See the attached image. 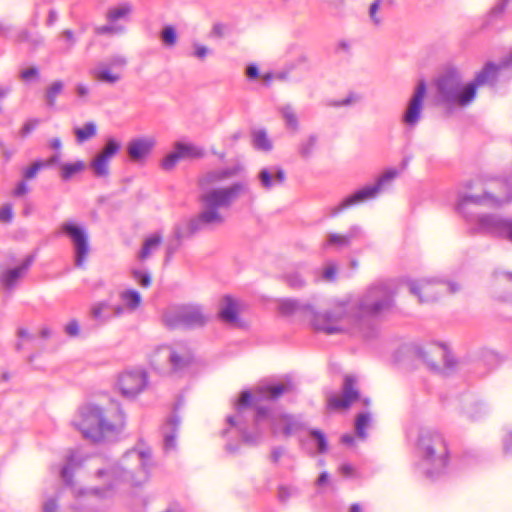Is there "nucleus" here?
Returning a JSON list of instances; mask_svg holds the SVG:
<instances>
[{
    "label": "nucleus",
    "instance_id": "obj_1",
    "mask_svg": "<svg viewBox=\"0 0 512 512\" xmlns=\"http://www.w3.org/2000/svg\"><path fill=\"white\" fill-rule=\"evenodd\" d=\"M234 170L212 171L199 179V185L203 191V205L226 207L229 206L242 191L240 183H230Z\"/></svg>",
    "mask_w": 512,
    "mask_h": 512
},
{
    "label": "nucleus",
    "instance_id": "obj_2",
    "mask_svg": "<svg viewBox=\"0 0 512 512\" xmlns=\"http://www.w3.org/2000/svg\"><path fill=\"white\" fill-rule=\"evenodd\" d=\"M74 425L82 432L84 437L100 440L106 433L114 429V425L105 411L93 404L82 407Z\"/></svg>",
    "mask_w": 512,
    "mask_h": 512
},
{
    "label": "nucleus",
    "instance_id": "obj_3",
    "mask_svg": "<svg viewBox=\"0 0 512 512\" xmlns=\"http://www.w3.org/2000/svg\"><path fill=\"white\" fill-rule=\"evenodd\" d=\"M394 290L388 284L371 287L362 297L359 307L366 316H378L393 307Z\"/></svg>",
    "mask_w": 512,
    "mask_h": 512
},
{
    "label": "nucleus",
    "instance_id": "obj_4",
    "mask_svg": "<svg viewBox=\"0 0 512 512\" xmlns=\"http://www.w3.org/2000/svg\"><path fill=\"white\" fill-rule=\"evenodd\" d=\"M410 290L418 298L419 302L433 303L447 293L455 294L459 292L461 287L457 283L423 278L412 282Z\"/></svg>",
    "mask_w": 512,
    "mask_h": 512
},
{
    "label": "nucleus",
    "instance_id": "obj_5",
    "mask_svg": "<svg viewBox=\"0 0 512 512\" xmlns=\"http://www.w3.org/2000/svg\"><path fill=\"white\" fill-rule=\"evenodd\" d=\"M208 317L201 306L186 304L169 309L164 315V322L169 328L179 326L197 327L206 323Z\"/></svg>",
    "mask_w": 512,
    "mask_h": 512
},
{
    "label": "nucleus",
    "instance_id": "obj_6",
    "mask_svg": "<svg viewBox=\"0 0 512 512\" xmlns=\"http://www.w3.org/2000/svg\"><path fill=\"white\" fill-rule=\"evenodd\" d=\"M418 449L422 457L430 462L444 465L448 451L442 436L436 431L423 430L418 438Z\"/></svg>",
    "mask_w": 512,
    "mask_h": 512
},
{
    "label": "nucleus",
    "instance_id": "obj_7",
    "mask_svg": "<svg viewBox=\"0 0 512 512\" xmlns=\"http://www.w3.org/2000/svg\"><path fill=\"white\" fill-rule=\"evenodd\" d=\"M303 311L308 316L313 327L326 334H335L343 332L344 329L339 325L340 319L344 315V309L339 307L331 313H320L314 305L307 304L303 306Z\"/></svg>",
    "mask_w": 512,
    "mask_h": 512
},
{
    "label": "nucleus",
    "instance_id": "obj_8",
    "mask_svg": "<svg viewBox=\"0 0 512 512\" xmlns=\"http://www.w3.org/2000/svg\"><path fill=\"white\" fill-rule=\"evenodd\" d=\"M62 230L72 240L75 253V265L79 268H84L91 251L89 238L86 231L74 223L63 224Z\"/></svg>",
    "mask_w": 512,
    "mask_h": 512
},
{
    "label": "nucleus",
    "instance_id": "obj_9",
    "mask_svg": "<svg viewBox=\"0 0 512 512\" xmlns=\"http://www.w3.org/2000/svg\"><path fill=\"white\" fill-rule=\"evenodd\" d=\"M162 359L168 360L174 371H180L188 367L193 362L194 357L190 350L184 347L178 349L160 347L152 354L151 362L156 367H160Z\"/></svg>",
    "mask_w": 512,
    "mask_h": 512
},
{
    "label": "nucleus",
    "instance_id": "obj_10",
    "mask_svg": "<svg viewBox=\"0 0 512 512\" xmlns=\"http://www.w3.org/2000/svg\"><path fill=\"white\" fill-rule=\"evenodd\" d=\"M343 395H331L327 399V409L330 411H346L351 405L360 399L357 389V379L353 375H345L343 381Z\"/></svg>",
    "mask_w": 512,
    "mask_h": 512
},
{
    "label": "nucleus",
    "instance_id": "obj_11",
    "mask_svg": "<svg viewBox=\"0 0 512 512\" xmlns=\"http://www.w3.org/2000/svg\"><path fill=\"white\" fill-rule=\"evenodd\" d=\"M498 70V67L492 63H488L477 74L474 82L468 84L457 96V102L461 106L468 105L476 95L477 87L484 85L491 78H493Z\"/></svg>",
    "mask_w": 512,
    "mask_h": 512
},
{
    "label": "nucleus",
    "instance_id": "obj_12",
    "mask_svg": "<svg viewBox=\"0 0 512 512\" xmlns=\"http://www.w3.org/2000/svg\"><path fill=\"white\" fill-rule=\"evenodd\" d=\"M147 384V376L142 370H128L119 376L118 386L125 396H135L142 392Z\"/></svg>",
    "mask_w": 512,
    "mask_h": 512
},
{
    "label": "nucleus",
    "instance_id": "obj_13",
    "mask_svg": "<svg viewBox=\"0 0 512 512\" xmlns=\"http://www.w3.org/2000/svg\"><path fill=\"white\" fill-rule=\"evenodd\" d=\"M120 145L114 139L107 141L103 150L91 162V167L98 177H106L109 175L110 160L119 151Z\"/></svg>",
    "mask_w": 512,
    "mask_h": 512
},
{
    "label": "nucleus",
    "instance_id": "obj_14",
    "mask_svg": "<svg viewBox=\"0 0 512 512\" xmlns=\"http://www.w3.org/2000/svg\"><path fill=\"white\" fill-rule=\"evenodd\" d=\"M398 175L397 170L391 169L386 171L378 180L377 184L372 187H367L362 190L357 191L353 195L349 196L347 199L344 200L343 206L347 207L352 204L364 201L366 199L373 198L382 188V186L394 178H396Z\"/></svg>",
    "mask_w": 512,
    "mask_h": 512
},
{
    "label": "nucleus",
    "instance_id": "obj_15",
    "mask_svg": "<svg viewBox=\"0 0 512 512\" xmlns=\"http://www.w3.org/2000/svg\"><path fill=\"white\" fill-rule=\"evenodd\" d=\"M241 309L240 302L231 295H225L219 302V317L234 326H241L242 322L239 318V311Z\"/></svg>",
    "mask_w": 512,
    "mask_h": 512
},
{
    "label": "nucleus",
    "instance_id": "obj_16",
    "mask_svg": "<svg viewBox=\"0 0 512 512\" xmlns=\"http://www.w3.org/2000/svg\"><path fill=\"white\" fill-rule=\"evenodd\" d=\"M426 95V85L423 81L419 82L408 108L404 114V122L408 125H415L419 119L424 97Z\"/></svg>",
    "mask_w": 512,
    "mask_h": 512
},
{
    "label": "nucleus",
    "instance_id": "obj_17",
    "mask_svg": "<svg viewBox=\"0 0 512 512\" xmlns=\"http://www.w3.org/2000/svg\"><path fill=\"white\" fill-rule=\"evenodd\" d=\"M220 207L203 205L202 212L198 217L191 221V230L194 231L202 225H217L224 221V217L219 211Z\"/></svg>",
    "mask_w": 512,
    "mask_h": 512
},
{
    "label": "nucleus",
    "instance_id": "obj_18",
    "mask_svg": "<svg viewBox=\"0 0 512 512\" xmlns=\"http://www.w3.org/2000/svg\"><path fill=\"white\" fill-rule=\"evenodd\" d=\"M154 144L152 138L134 139L127 146L128 155L133 161H141L150 153Z\"/></svg>",
    "mask_w": 512,
    "mask_h": 512
},
{
    "label": "nucleus",
    "instance_id": "obj_19",
    "mask_svg": "<svg viewBox=\"0 0 512 512\" xmlns=\"http://www.w3.org/2000/svg\"><path fill=\"white\" fill-rule=\"evenodd\" d=\"M163 243V237L160 234H153L147 237L138 254L140 261L147 260L155 251H157Z\"/></svg>",
    "mask_w": 512,
    "mask_h": 512
},
{
    "label": "nucleus",
    "instance_id": "obj_20",
    "mask_svg": "<svg viewBox=\"0 0 512 512\" xmlns=\"http://www.w3.org/2000/svg\"><path fill=\"white\" fill-rule=\"evenodd\" d=\"M91 74L96 81L108 84H114L121 79V73L113 71L111 67L106 65H100L92 70Z\"/></svg>",
    "mask_w": 512,
    "mask_h": 512
},
{
    "label": "nucleus",
    "instance_id": "obj_21",
    "mask_svg": "<svg viewBox=\"0 0 512 512\" xmlns=\"http://www.w3.org/2000/svg\"><path fill=\"white\" fill-rule=\"evenodd\" d=\"M85 168L86 164L82 160L72 163H61L59 165V175L62 180L68 181L75 175L83 172Z\"/></svg>",
    "mask_w": 512,
    "mask_h": 512
},
{
    "label": "nucleus",
    "instance_id": "obj_22",
    "mask_svg": "<svg viewBox=\"0 0 512 512\" xmlns=\"http://www.w3.org/2000/svg\"><path fill=\"white\" fill-rule=\"evenodd\" d=\"M174 147L178 150L181 159H199L205 155V152L202 148H199L190 143L176 142Z\"/></svg>",
    "mask_w": 512,
    "mask_h": 512
},
{
    "label": "nucleus",
    "instance_id": "obj_23",
    "mask_svg": "<svg viewBox=\"0 0 512 512\" xmlns=\"http://www.w3.org/2000/svg\"><path fill=\"white\" fill-rule=\"evenodd\" d=\"M27 269L28 263L4 272L1 276L2 284L7 288L12 287L24 275Z\"/></svg>",
    "mask_w": 512,
    "mask_h": 512
},
{
    "label": "nucleus",
    "instance_id": "obj_24",
    "mask_svg": "<svg viewBox=\"0 0 512 512\" xmlns=\"http://www.w3.org/2000/svg\"><path fill=\"white\" fill-rule=\"evenodd\" d=\"M63 88V82L61 80H56L45 89L44 97L48 106H55L56 99L62 93Z\"/></svg>",
    "mask_w": 512,
    "mask_h": 512
},
{
    "label": "nucleus",
    "instance_id": "obj_25",
    "mask_svg": "<svg viewBox=\"0 0 512 512\" xmlns=\"http://www.w3.org/2000/svg\"><path fill=\"white\" fill-rule=\"evenodd\" d=\"M289 389L290 387L284 384L266 385L259 387L257 389V392L263 396H266L269 399L275 400Z\"/></svg>",
    "mask_w": 512,
    "mask_h": 512
},
{
    "label": "nucleus",
    "instance_id": "obj_26",
    "mask_svg": "<svg viewBox=\"0 0 512 512\" xmlns=\"http://www.w3.org/2000/svg\"><path fill=\"white\" fill-rule=\"evenodd\" d=\"M372 416L370 413H361L356 417L355 430L358 437L365 439L367 436L366 430L371 427Z\"/></svg>",
    "mask_w": 512,
    "mask_h": 512
},
{
    "label": "nucleus",
    "instance_id": "obj_27",
    "mask_svg": "<svg viewBox=\"0 0 512 512\" xmlns=\"http://www.w3.org/2000/svg\"><path fill=\"white\" fill-rule=\"evenodd\" d=\"M132 12V5L124 3L115 7H112L107 12V19L109 22H116L121 18H126Z\"/></svg>",
    "mask_w": 512,
    "mask_h": 512
},
{
    "label": "nucleus",
    "instance_id": "obj_28",
    "mask_svg": "<svg viewBox=\"0 0 512 512\" xmlns=\"http://www.w3.org/2000/svg\"><path fill=\"white\" fill-rule=\"evenodd\" d=\"M97 127L93 122L86 123L81 128L75 129L77 141L82 143L96 135Z\"/></svg>",
    "mask_w": 512,
    "mask_h": 512
},
{
    "label": "nucleus",
    "instance_id": "obj_29",
    "mask_svg": "<svg viewBox=\"0 0 512 512\" xmlns=\"http://www.w3.org/2000/svg\"><path fill=\"white\" fill-rule=\"evenodd\" d=\"M121 299L130 309H136L141 304V295L136 290H127L121 294Z\"/></svg>",
    "mask_w": 512,
    "mask_h": 512
},
{
    "label": "nucleus",
    "instance_id": "obj_30",
    "mask_svg": "<svg viewBox=\"0 0 512 512\" xmlns=\"http://www.w3.org/2000/svg\"><path fill=\"white\" fill-rule=\"evenodd\" d=\"M282 115L285 119L286 125L288 128H290L293 131H297L299 128V122L297 115L293 111V109L290 106L284 107L282 109Z\"/></svg>",
    "mask_w": 512,
    "mask_h": 512
},
{
    "label": "nucleus",
    "instance_id": "obj_31",
    "mask_svg": "<svg viewBox=\"0 0 512 512\" xmlns=\"http://www.w3.org/2000/svg\"><path fill=\"white\" fill-rule=\"evenodd\" d=\"M327 244L336 248H342L350 244V237L348 235L333 233L329 235Z\"/></svg>",
    "mask_w": 512,
    "mask_h": 512
},
{
    "label": "nucleus",
    "instance_id": "obj_32",
    "mask_svg": "<svg viewBox=\"0 0 512 512\" xmlns=\"http://www.w3.org/2000/svg\"><path fill=\"white\" fill-rule=\"evenodd\" d=\"M317 139L315 136H310L303 140L300 144L299 151L303 157H309L316 147Z\"/></svg>",
    "mask_w": 512,
    "mask_h": 512
},
{
    "label": "nucleus",
    "instance_id": "obj_33",
    "mask_svg": "<svg viewBox=\"0 0 512 512\" xmlns=\"http://www.w3.org/2000/svg\"><path fill=\"white\" fill-rule=\"evenodd\" d=\"M181 159L179 152L174 148V151L166 155L162 160V168L164 170H172Z\"/></svg>",
    "mask_w": 512,
    "mask_h": 512
},
{
    "label": "nucleus",
    "instance_id": "obj_34",
    "mask_svg": "<svg viewBox=\"0 0 512 512\" xmlns=\"http://www.w3.org/2000/svg\"><path fill=\"white\" fill-rule=\"evenodd\" d=\"M162 41L168 46H174L177 41V34L173 26H166L162 31Z\"/></svg>",
    "mask_w": 512,
    "mask_h": 512
},
{
    "label": "nucleus",
    "instance_id": "obj_35",
    "mask_svg": "<svg viewBox=\"0 0 512 512\" xmlns=\"http://www.w3.org/2000/svg\"><path fill=\"white\" fill-rule=\"evenodd\" d=\"M44 167H46V163L44 161H36L30 167L24 170L23 176L27 180L33 179Z\"/></svg>",
    "mask_w": 512,
    "mask_h": 512
},
{
    "label": "nucleus",
    "instance_id": "obj_36",
    "mask_svg": "<svg viewBox=\"0 0 512 512\" xmlns=\"http://www.w3.org/2000/svg\"><path fill=\"white\" fill-rule=\"evenodd\" d=\"M254 142L256 147L259 149L269 150L272 147V144L265 132H257L254 136Z\"/></svg>",
    "mask_w": 512,
    "mask_h": 512
},
{
    "label": "nucleus",
    "instance_id": "obj_37",
    "mask_svg": "<svg viewBox=\"0 0 512 512\" xmlns=\"http://www.w3.org/2000/svg\"><path fill=\"white\" fill-rule=\"evenodd\" d=\"M98 477L103 480V482L110 483L111 480H115L119 477L118 468H111L108 470H99L97 473Z\"/></svg>",
    "mask_w": 512,
    "mask_h": 512
},
{
    "label": "nucleus",
    "instance_id": "obj_38",
    "mask_svg": "<svg viewBox=\"0 0 512 512\" xmlns=\"http://www.w3.org/2000/svg\"><path fill=\"white\" fill-rule=\"evenodd\" d=\"M13 208L11 204H6L0 209V221L4 223H9L13 219Z\"/></svg>",
    "mask_w": 512,
    "mask_h": 512
},
{
    "label": "nucleus",
    "instance_id": "obj_39",
    "mask_svg": "<svg viewBox=\"0 0 512 512\" xmlns=\"http://www.w3.org/2000/svg\"><path fill=\"white\" fill-rule=\"evenodd\" d=\"M133 277L138 282V284L145 288L151 285V277L149 274L142 273L140 271H133Z\"/></svg>",
    "mask_w": 512,
    "mask_h": 512
},
{
    "label": "nucleus",
    "instance_id": "obj_40",
    "mask_svg": "<svg viewBox=\"0 0 512 512\" xmlns=\"http://www.w3.org/2000/svg\"><path fill=\"white\" fill-rule=\"evenodd\" d=\"M312 436H314L318 440V450L320 453H324L327 451V442L324 434L321 431L313 430L311 432Z\"/></svg>",
    "mask_w": 512,
    "mask_h": 512
},
{
    "label": "nucleus",
    "instance_id": "obj_41",
    "mask_svg": "<svg viewBox=\"0 0 512 512\" xmlns=\"http://www.w3.org/2000/svg\"><path fill=\"white\" fill-rule=\"evenodd\" d=\"M17 336H18V338H19L20 340H19V341L17 342V344H16V349H17L18 351H20V350H22V349H23V343H22V340H23V339H31V338H32V336H31V334H30L29 330H28V329H26V328H23V327H21V328H19V329L17 330Z\"/></svg>",
    "mask_w": 512,
    "mask_h": 512
},
{
    "label": "nucleus",
    "instance_id": "obj_42",
    "mask_svg": "<svg viewBox=\"0 0 512 512\" xmlns=\"http://www.w3.org/2000/svg\"><path fill=\"white\" fill-rule=\"evenodd\" d=\"M381 2H382V0H375L371 4L370 10H369V14H370L371 19L377 25L380 24V22H381L380 18L377 16V12H378V10L380 8Z\"/></svg>",
    "mask_w": 512,
    "mask_h": 512
},
{
    "label": "nucleus",
    "instance_id": "obj_43",
    "mask_svg": "<svg viewBox=\"0 0 512 512\" xmlns=\"http://www.w3.org/2000/svg\"><path fill=\"white\" fill-rule=\"evenodd\" d=\"M39 76V71L37 67H29L27 69H24L21 72V78L24 81H29L31 79H35Z\"/></svg>",
    "mask_w": 512,
    "mask_h": 512
},
{
    "label": "nucleus",
    "instance_id": "obj_44",
    "mask_svg": "<svg viewBox=\"0 0 512 512\" xmlns=\"http://www.w3.org/2000/svg\"><path fill=\"white\" fill-rule=\"evenodd\" d=\"M39 124V120L37 119H32V120H29L28 122H26L22 128H21V135L24 137V136H27L30 132H32Z\"/></svg>",
    "mask_w": 512,
    "mask_h": 512
},
{
    "label": "nucleus",
    "instance_id": "obj_45",
    "mask_svg": "<svg viewBox=\"0 0 512 512\" xmlns=\"http://www.w3.org/2000/svg\"><path fill=\"white\" fill-rule=\"evenodd\" d=\"M443 355H444V351L441 348L436 347V348L432 349L430 352H428L429 357H428L427 361L429 363H431L432 367H437L438 361H436L433 356H441L442 357Z\"/></svg>",
    "mask_w": 512,
    "mask_h": 512
},
{
    "label": "nucleus",
    "instance_id": "obj_46",
    "mask_svg": "<svg viewBox=\"0 0 512 512\" xmlns=\"http://www.w3.org/2000/svg\"><path fill=\"white\" fill-rule=\"evenodd\" d=\"M79 330V324L76 320L70 321L65 327L66 333L70 336H77L79 334Z\"/></svg>",
    "mask_w": 512,
    "mask_h": 512
},
{
    "label": "nucleus",
    "instance_id": "obj_47",
    "mask_svg": "<svg viewBox=\"0 0 512 512\" xmlns=\"http://www.w3.org/2000/svg\"><path fill=\"white\" fill-rule=\"evenodd\" d=\"M225 35V25L222 23H215L211 30V36L222 38Z\"/></svg>",
    "mask_w": 512,
    "mask_h": 512
},
{
    "label": "nucleus",
    "instance_id": "obj_48",
    "mask_svg": "<svg viewBox=\"0 0 512 512\" xmlns=\"http://www.w3.org/2000/svg\"><path fill=\"white\" fill-rule=\"evenodd\" d=\"M106 304L105 303H97L92 306L91 308V314L93 318L100 319L102 317V312L105 310Z\"/></svg>",
    "mask_w": 512,
    "mask_h": 512
},
{
    "label": "nucleus",
    "instance_id": "obj_49",
    "mask_svg": "<svg viewBox=\"0 0 512 512\" xmlns=\"http://www.w3.org/2000/svg\"><path fill=\"white\" fill-rule=\"evenodd\" d=\"M260 179L264 187L270 188L272 186V175L268 170L264 169L261 171Z\"/></svg>",
    "mask_w": 512,
    "mask_h": 512
},
{
    "label": "nucleus",
    "instance_id": "obj_50",
    "mask_svg": "<svg viewBox=\"0 0 512 512\" xmlns=\"http://www.w3.org/2000/svg\"><path fill=\"white\" fill-rule=\"evenodd\" d=\"M501 231L504 237L512 241V220L504 222Z\"/></svg>",
    "mask_w": 512,
    "mask_h": 512
},
{
    "label": "nucleus",
    "instance_id": "obj_51",
    "mask_svg": "<svg viewBox=\"0 0 512 512\" xmlns=\"http://www.w3.org/2000/svg\"><path fill=\"white\" fill-rule=\"evenodd\" d=\"M28 191V185L25 182H20L13 191V195L16 197L24 196L28 193Z\"/></svg>",
    "mask_w": 512,
    "mask_h": 512
},
{
    "label": "nucleus",
    "instance_id": "obj_52",
    "mask_svg": "<svg viewBox=\"0 0 512 512\" xmlns=\"http://www.w3.org/2000/svg\"><path fill=\"white\" fill-rule=\"evenodd\" d=\"M252 400V395L248 391H244L241 393L239 400H238V406H248L250 405Z\"/></svg>",
    "mask_w": 512,
    "mask_h": 512
},
{
    "label": "nucleus",
    "instance_id": "obj_53",
    "mask_svg": "<svg viewBox=\"0 0 512 512\" xmlns=\"http://www.w3.org/2000/svg\"><path fill=\"white\" fill-rule=\"evenodd\" d=\"M130 457L135 458L137 461H141L143 465L145 464V460L150 457V452H138L134 451L129 454Z\"/></svg>",
    "mask_w": 512,
    "mask_h": 512
},
{
    "label": "nucleus",
    "instance_id": "obj_54",
    "mask_svg": "<svg viewBox=\"0 0 512 512\" xmlns=\"http://www.w3.org/2000/svg\"><path fill=\"white\" fill-rule=\"evenodd\" d=\"M57 510H58V504L53 499L46 501L43 506V512H57Z\"/></svg>",
    "mask_w": 512,
    "mask_h": 512
},
{
    "label": "nucleus",
    "instance_id": "obj_55",
    "mask_svg": "<svg viewBox=\"0 0 512 512\" xmlns=\"http://www.w3.org/2000/svg\"><path fill=\"white\" fill-rule=\"evenodd\" d=\"M339 470L341 474L346 477L353 476L355 474V469L350 464H342Z\"/></svg>",
    "mask_w": 512,
    "mask_h": 512
},
{
    "label": "nucleus",
    "instance_id": "obj_56",
    "mask_svg": "<svg viewBox=\"0 0 512 512\" xmlns=\"http://www.w3.org/2000/svg\"><path fill=\"white\" fill-rule=\"evenodd\" d=\"M336 272V267L334 265H330L325 268L323 276L326 280H333L336 275Z\"/></svg>",
    "mask_w": 512,
    "mask_h": 512
},
{
    "label": "nucleus",
    "instance_id": "obj_57",
    "mask_svg": "<svg viewBox=\"0 0 512 512\" xmlns=\"http://www.w3.org/2000/svg\"><path fill=\"white\" fill-rule=\"evenodd\" d=\"M208 48L203 45H196L195 48V56L199 59H204L206 55L208 54Z\"/></svg>",
    "mask_w": 512,
    "mask_h": 512
},
{
    "label": "nucleus",
    "instance_id": "obj_58",
    "mask_svg": "<svg viewBox=\"0 0 512 512\" xmlns=\"http://www.w3.org/2000/svg\"><path fill=\"white\" fill-rule=\"evenodd\" d=\"M281 309L285 313H291L296 309V304L292 301H285L281 304Z\"/></svg>",
    "mask_w": 512,
    "mask_h": 512
},
{
    "label": "nucleus",
    "instance_id": "obj_59",
    "mask_svg": "<svg viewBox=\"0 0 512 512\" xmlns=\"http://www.w3.org/2000/svg\"><path fill=\"white\" fill-rule=\"evenodd\" d=\"M504 449L506 453H512V433L505 437Z\"/></svg>",
    "mask_w": 512,
    "mask_h": 512
},
{
    "label": "nucleus",
    "instance_id": "obj_60",
    "mask_svg": "<svg viewBox=\"0 0 512 512\" xmlns=\"http://www.w3.org/2000/svg\"><path fill=\"white\" fill-rule=\"evenodd\" d=\"M76 92L80 97H85L88 95V87L84 84H78L76 86Z\"/></svg>",
    "mask_w": 512,
    "mask_h": 512
},
{
    "label": "nucleus",
    "instance_id": "obj_61",
    "mask_svg": "<svg viewBox=\"0 0 512 512\" xmlns=\"http://www.w3.org/2000/svg\"><path fill=\"white\" fill-rule=\"evenodd\" d=\"M247 75L248 77L250 78H256L258 77L259 75V72H258V68L254 65H250L248 68H247Z\"/></svg>",
    "mask_w": 512,
    "mask_h": 512
},
{
    "label": "nucleus",
    "instance_id": "obj_62",
    "mask_svg": "<svg viewBox=\"0 0 512 512\" xmlns=\"http://www.w3.org/2000/svg\"><path fill=\"white\" fill-rule=\"evenodd\" d=\"M116 30L111 26H101L96 29L97 34L113 33Z\"/></svg>",
    "mask_w": 512,
    "mask_h": 512
},
{
    "label": "nucleus",
    "instance_id": "obj_63",
    "mask_svg": "<svg viewBox=\"0 0 512 512\" xmlns=\"http://www.w3.org/2000/svg\"><path fill=\"white\" fill-rule=\"evenodd\" d=\"M126 64V60L123 57H114L111 60L112 66H124Z\"/></svg>",
    "mask_w": 512,
    "mask_h": 512
},
{
    "label": "nucleus",
    "instance_id": "obj_64",
    "mask_svg": "<svg viewBox=\"0 0 512 512\" xmlns=\"http://www.w3.org/2000/svg\"><path fill=\"white\" fill-rule=\"evenodd\" d=\"M50 146L52 149L59 150L62 147V142L60 138H54L50 142Z\"/></svg>",
    "mask_w": 512,
    "mask_h": 512
}]
</instances>
